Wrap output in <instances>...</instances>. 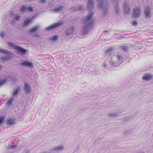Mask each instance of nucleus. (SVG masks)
<instances>
[{"label": "nucleus", "mask_w": 153, "mask_h": 153, "mask_svg": "<svg viewBox=\"0 0 153 153\" xmlns=\"http://www.w3.org/2000/svg\"><path fill=\"white\" fill-rule=\"evenodd\" d=\"M114 47H110L105 51V58L107 61L108 62L110 65L112 67L118 66L123 62V57L120 54H117L116 57L118 61L116 62L113 60V57L114 56L112 51L114 50Z\"/></svg>", "instance_id": "nucleus-1"}, {"label": "nucleus", "mask_w": 153, "mask_h": 153, "mask_svg": "<svg viewBox=\"0 0 153 153\" xmlns=\"http://www.w3.org/2000/svg\"><path fill=\"white\" fill-rule=\"evenodd\" d=\"M94 13L92 12L88 13L86 16L83 18L82 21L84 25L82 26L81 32L82 35L87 34L92 29L93 20L91 18Z\"/></svg>", "instance_id": "nucleus-2"}, {"label": "nucleus", "mask_w": 153, "mask_h": 153, "mask_svg": "<svg viewBox=\"0 0 153 153\" xmlns=\"http://www.w3.org/2000/svg\"><path fill=\"white\" fill-rule=\"evenodd\" d=\"M2 52L4 53H6V55L4 57H1V59L4 62L8 59H10L12 57V53L10 51L6 49H2L0 48V53Z\"/></svg>", "instance_id": "nucleus-3"}, {"label": "nucleus", "mask_w": 153, "mask_h": 153, "mask_svg": "<svg viewBox=\"0 0 153 153\" xmlns=\"http://www.w3.org/2000/svg\"><path fill=\"white\" fill-rule=\"evenodd\" d=\"M103 1V0H100V1L98 4L97 6L100 8H102L103 11V15L105 16L108 13V5L107 4L104 5L102 7Z\"/></svg>", "instance_id": "nucleus-4"}, {"label": "nucleus", "mask_w": 153, "mask_h": 153, "mask_svg": "<svg viewBox=\"0 0 153 153\" xmlns=\"http://www.w3.org/2000/svg\"><path fill=\"white\" fill-rule=\"evenodd\" d=\"M63 22L61 21L58 22H56L51 25L47 27L46 30H52L62 25L63 24Z\"/></svg>", "instance_id": "nucleus-5"}, {"label": "nucleus", "mask_w": 153, "mask_h": 153, "mask_svg": "<svg viewBox=\"0 0 153 153\" xmlns=\"http://www.w3.org/2000/svg\"><path fill=\"white\" fill-rule=\"evenodd\" d=\"M19 20V15L18 14H15L13 15H12L10 16V21L12 25H14L16 21Z\"/></svg>", "instance_id": "nucleus-6"}, {"label": "nucleus", "mask_w": 153, "mask_h": 153, "mask_svg": "<svg viewBox=\"0 0 153 153\" xmlns=\"http://www.w3.org/2000/svg\"><path fill=\"white\" fill-rule=\"evenodd\" d=\"M123 10L124 13L126 14H128L130 13V7L128 3L126 1H125L124 3Z\"/></svg>", "instance_id": "nucleus-7"}, {"label": "nucleus", "mask_w": 153, "mask_h": 153, "mask_svg": "<svg viewBox=\"0 0 153 153\" xmlns=\"http://www.w3.org/2000/svg\"><path fill=\"white\" fill-rule=\"evenodd\" d=\"M20 10L22 12H25L27 11L28 12H32L33 7L31 6H26L25 5H23L21 7Z\"/></svg>", "instance_id": "nucleus-8"}, {"label": "nucleus", "mask_w": 153, "mask_h": 153, "mask_svg": "<svg viewBox=\"0 0 153 153\" xmlns=\"http://www.w3.org/2000/svg\"><path fill=\"white\" fill-rule=\"evenodd\" d=\"M144 14L145 17L147 18L151 17V10L149 6H147L144 9Z\"/></svg>", "instance_id": "nucleus-9"}, {"label": "nucleus", "mask_w": 153, "mask_h": 153, "mask_svg": "<svg viewBox=\"0 0 153 153\" xmlns=\"http://www.w3.org/2000/svg\"><path fill=\"white\" fill-rule=\"evenodd\" d=\"M153 75L150 73H146L144 74L142 76V79L143 80L149 81L153 78Z\"/></svg>", "instance_id": "nucleus-10"}, {"label": "nucleus", "mask_w": 153, "mask_h": 153, "mask_svg": "<svg viewBox=\"0 0 153 153\" xmlns=\"http://www.w3.org/2000/svg\"><path fill=\"white\" fill-rule=\"evenodd\" d=\"M141 12L139 8H136L134 9L133 11V15L134 18H137L139 16Z\"/></svg>", "instance_id": "nucleus-11"}, {"label": "nucleus", "mask_w": 153, "mask_h": 153, "mask_svg": "<svg viewBox=\"0 0 153 153\" xmlns=\"http://www.w3.org/2000/svg\"><path fill=\"white\" fill-rule=\"evenodd\" d=\"M20 65L22 66H27L31 68L33 67V64L32 62H29L26 60L20 63Z\"/></svg>", "instance_id": "nucleus-12"}, {"label": "nucleus", "mask_w": 153, "mask_h": 153, "mask_svg": "<svg viewBox=\"0 0 153 153\" xmlns=\"http://www.w3.org/2000/svg\"><path fill=\"white\" fill-rule=\"evenodd\" d=\"M24 89L26 94L29 93L31 91V87L30 85L26 82L24 83Z\"/></svg>", "instance_id": "nucleus-13"}, {"label": "nucleus", "mask_w": 153, "mask_h": 153, "mask_svg": "<svg viewBox=\"0 0 153 153\" xmlns=\"http://www.w3.org/2000/svg\"><path fill=\"white\" fill-rule=\"evenodd\" d=\"M36 16V15H34L32 16L30 18H28L26 19L24 22V26H25L28 25L35 18Z\"/></svg>", "instance_id": "nucleus-14"}, {"label": "nucleus", "mask_w": 153, "mask_h": 153, "mask_svg": "<svg viewBox=\"0 0 153 153\" xmlns=\"http://www.w3.org/2000/svg\"><path fill=\"white\" fill-rule=\"evenodd\" d=\"M93 5V0H88L87 3V8L89 11L92 10Z\"/></svg>", "instance_id": "nucleus-15"}, {"label": "nucleus", "mask_w": 153, "mask_h": 153, "mask_svg": "<svg viewBox=\"0 0 153 153\" xmlns=\"http://www.w3.org/2000/svg\"><path fill=\"white\" fill-rule=\"evenodd\" d=\"M8 45L11 47L15 49L17 51V53L19 52V46H16L14 43L12 42H9L8 43Z\"/></svg>", "instance_id": "nucleus-16"}, {"label": "nucleus", "mask_w": 153, "mask_h": 153, "mask_svg": "<svg viewBox=\"0 0 153 153\" xmlns=\"http://www.w3.org/2000/svg\"><path fill=\"white\" fill-rule=\"evenodd\" d=\"M74 28L73 27H71L66 30V34L67 35H69L73 34Z\"/></svg>", "instance_id": "nucleus-17"}, {"label": "nucleus", "mask_w": 153, "mask_h": 153, "mask_svg": "<svg viewBox=\"0 0 153 153\" xmlns=\"http://www.w3.org/2000/svg\"><path fill=\"white\" fill-rule=\"evenodd\" d=\"M15 123V120L14 119L10 118L7 119L6 120L7 125L12 126Z\"/></svg>", "instance_id": "nucleus-18"}, {"label": "nucleus", "mask_w": 153, "mask_h": 153, "mask_svg": "<svg viewBox=\"0 0 153 153\" xmlns=\"http://www.w3.org/2000/svg\"><path fill=\"white\" fill-rule=\"evenodd\" d=\"M117 0L115 1L117 2V3L115 4L114 6V10L115 11V13L116 15H118L120 13V10L118 4V0L117 1Z\"/></svg>", "instance_id": "nucleus-19"}, {"label": "nucleus", "mask_w": 153, "mask_h": 153, "mask_svg": "<svg viewBox=\"0 0 153 153\" xmlns=\"http://www.w3.org/2000/svg\"><path fill=\"white\" fill-rule=\"evenodd\" d=\"M64 147L62 146H59L56 147L52 148L50 149V150L51 151H54L55 152H58L60 150L63 149Z\"/></svg>", "instance_id": "nucleus-20"}, {"label": "nucleus", "mask_w": 153, "mask_h": 153, "mask_svg": "<svg viewBox=\"0 0 153 153\" xmlns=\"http://www.w3.org/2000/svg\"><path fill=\"white\" fill-rule=\"evenodd\" d=\"M27 51V50L20 47V55H25Z\"/></svg>", "instance_id": "nucleus-21"}, {"label": "nucleus", "mask_w": 153, "mask_h": 153, "mask_svg": "<svg viewBox=\"0 0 153 153\" xmlns=\"http://www.w3.org/2000/svg\"><path fill=\"white\" fill-rule=\"evenodd\" d=\"M63 7L62 6H59L57 7H56L53 9V11L55 13H59L62 10Z\"/></svg>", "instance_id": "nucleus-22"}, {"label": "nucleus", "mask_w": 153, "mask_h": 153, "mask_svg": "<svg viewBox=\"0 0 153 153\" xmlns=\"http://www.w3.org/2000/svg\"><path fill=\"white\" fill-rule=\"evenodd\" d=\"M39 26H35L32 28L30 29L29 30V32L30 33H33L36 31L38 29Z\"/></svg>", "instance_id": "nucleus-23"}, {"label": "nucleus", "mask_w": 153, "mask_h": 153, "mask_svg": "<svg viewBox=\"0 0 153 153\" xmlns=\"http://www.w3.org/2000/svg\"><path fill=\"white\" fill-rule=\"evenodd\" d=\"M119 48L124 51L126 52L128 50V47L126 46H121L119 47Z\"/></svg>", "instance_id": "nucleus-24"}, {"label": "nucleus", "mask_w": 153, "mask_h": 153, "mask_svg": "<svg viewBox=\"0 0 153 153\" xmlns=\"http://www.w3.org/2000/svg\"><path fill=\"white\" fill-rule=\"evenodd\" d=\"M120 114L119 113H113L109 114L108 115V116H109L115 117L120 116Z\"/></svg>", "instance_id": "nucleus-25"}, {"label": "nucleus", "mask_w": 153, "mask_h": 153, "mask_svg": "<svg viewBox=\"0 0 153 153\" xmlns=\"http://www.w3.org/2000/svg\"><path fill=\"white\" fill-rule=\"evenodd\" d=\"M14 97H12L7 102V105H10L12 103V101L14 99Z\"/></svg>", "instance_id": "nucleus-26"}, {"label": "nucleus", "mask_w": 153, "mask_h": 153, "mask_svg": "<svg viewBox=\"0 0 153 153\" xmlns=\"http://www.w3.org/2000/svg\"><path fill=\"white\" fill-rule=\"evenodd\" d=\"M50 39L52 41H56L58 39V37L57 35H55L53 36L50 38Z\"/></svg>", "instance_id": "nucleus-27"}, {"label": "nucleus", "mask_w": 153, "mask_h": 153, "mask_svg": "<svg viewBox=\"0 0 153 153\" xmlns=\"http://www.w3.org/2000/svg\"><path fill=\"white\" fill-rule=\"evenodd\" d=\"M19 87H18L14 91L13 94V96L12 97H14L15 98V96H16L18 95V93L19 91Z\"/></svg>", "instance_id": "nucleus-28"}, {"label": "nucleus", "mask_w": 153, "mask_h": 153, "mask_svg": "<svg viewBox=\"0 0 153 153\" xmlns=\"http://www.w3.org/2000/svg\"><path fill=\"white\" fill-rule=\"evenodd\" d=\"M82 7L81 6H79L78 7H72V8L75 11L77 10H80L82 9Z\"/></svg>", "instance_id": "nucleus-29"}, {"label": "nucleus", "mask_w": 153, "mask_h": 153, "mask_svg": "<svg viewBox=\"0 0 153 153\" xmlns=\"http://www.w3.org/2000/svg\"><path fill=\"white\" fill-rule=\"evenodd\" d=\"M6 81V80L5 79H4L2 80L0 79V87L4 85V84Z\"/></svg>", "instance_id": "nucleus-30"}, {"label": "nucleus", "mask_w": 153, "mask_h": 153, "mask_svg": "<svg viewBox=\"0 0 153 153\" xmlns=\"http://www.w3.org/2000/svg\"><path fill=\"white\" fill-rule=\"evenodd\" d=\"M103 67L104 68L106 69L107 70H110V69L108 68V66L107 65L106 63H104L103 65Z\"/></svg>", "instance_id": "nucleus-31"}, {"label": "nucleus", "mask_w": 153, "mask_h": 153, "mask_svg": "<svg viewBox=\"0 0 153 153\" xmlns=\"http://www.w3.org/2000/svg\"><path fill=\"white\" fill-rule=\"evenodd\" d=\"M131 24L134 26H135V25H137L138 24V23L135 20L133 21L132 23Z\"/></svg>", "instance_id": "nucleus-32"}, {"label": "nucleus", "mask_w": 153, "mask_h": 153, "mask_svg": "<svg viewBox=\"0 0 153 153\" xmlns=\"http://www.w3.org/2000/svg\"><path fill=\"white\" fill-rule=\"evenodd\" d=\"M4 118L3 117H0V124H1L3 121Z\"/></svg>", "instance_id": "nucleus-33"}, {"label": "nucleus", "mask_w": 153, "mask_h": 153, "mask_svg": "<svg viewBox=\"0 0 153 153\" xmlns=\"http://www.w3.org/2000/svg\"><path fill=\"white\" fill-rule=\"evenodd\" d=\"M46 0H38V1L42 3H44L46 2Z\"/></svg>", "instance_id": "nucleus-34"}, {"label": "nucleus", "mask_w": 153, "mask_h": 153, "mask_svg": "<svg viewBox=\"0 0 153 153\" xmlns=\"http://www.w3.org/2000/svg\"><path fill=\"white\" fill-rule=\"evenodd\" d=\"M4 35H5V33H3V32H1L0 33V36L3 38V37H4Z\"/></svg>", "instance_id": "nucleus-35"}, {"label": "nucleus", "mask_w": 153, "mask_h": 153, "mask_svg": "<svg viewBox=\"0 0 153 153\" xmlns=\"http://www.w3.org/2000/svg\"><path fill=\"white\" fill-rule=\"evenodd\" d=\"M16 145H14V146H12L11 145L10 147H9V149H13L16 146Z\"/></svg>", "instance_id": "nucleus-36"}, {"label": "nucleus", "mask_w": 153, "mask_h": 153, "mask_svg": "<svg viewBox=\"0 0 153 153\" xmlns=\"http://www.w3.org/2000/svg\"><path fill=\"white\" fill-rule=\"evenodd\" d=\"M79 73H81L82 71V69L79 68Z\"/></svg>", "instance_id": "nucleus-37"}, {"label": "nucleus", "mask_w": 153, "mask_h": 153, "mask_svg": "<svg viewBox=\"0 0 153 153\" xmlns=\"http://www.w3.org/2000/svg\"><path fill=\"white\" fill-rule=\"evenodd\" d=\"M131 131L129 130H128V131H126V134H128V133H130V131Z\"/></svg>", "instance_id": "nucleus-38"}, {"label": "nucleus", "mask_w": 153, "mask_h": 153, "mask_svg": "<svg viewBox=\"0 0 153 153\" xmlns=\"http://www.w3.org/2000/svg\"><path fill=\"white\" fill-rule=\"evenodd\" d=\"M26 153H30V150H27Z\"/></svg>", "instance_id": "nucleus-39"}, {"label": "nucleus", "mask_w": 153, "mask_h": 153, "mask_svg": "<svg viewBox=\"0 0 153 153\" xmlns=\"http://www.w3.org/2000/svg\"><path fill=\"white\" fill-rule=\"evenodd\" d=\"M42 153H50V152H43Z\"/></svg>", "instance_id": "nucleus-40"}, {"label": "nucleus", "mask_w": 153, "mask_h": 153, "mask_svg": "<svg viewBox=\"0 0 153 153\" xmlns=\"http://www.w3.org/2000/svg\"><path fill=\"white\" fill-rule=\"evenodd\" d=\"M108 32V30H105V31H103V32L104 33H107Z\"/></svg>", "instance_id": "nucleus-41"}, {"label": "nucleus", "mask_w": 153, "mask_h": 153, "mask_svg": "<svg viewBox=\"0 0 153 153\" xmlns=\"http://www.w3.org/2000/svg\"><path fill=\"white\" fill-rule=\"evenodd\" d=\"M23 118H22V119L21 120V118H20V120H19L20 121V120H23Z\"/></svg>", "instance_id": "nucleus-42"}, {"label": "nucleus", "mask_w": 153, "mask_h": 153, "mask_svg": "<svg viewBox=\"0 0 153 153\" xmlns=\"http://www.w3.org/2000/svg\"><path fill=\"white\" fill-rule=\"evenodd\" d=\"M152 135H153V134H152Z\"/></svg>", "instance_id": "nucleus-43"}, {"label": "nucleus", "mask_w": 153, "mask_h": 153, "mask_svg": "<svg viewBox=\"0 0 153 153\" xmlns=\"http://www.w3.org/2000/svg\"><path fill=\"white\" fill-rule=\"evenodd\" d=\"M113 1H115V0H113Z\"/></svg>", "instance_id": "nucleus-44"}, {"label": "nucleus", "mask_w": 153, "mask_h": 153, "mask_svg": "<svg viewBox=\"0 0 153 153\" xmlns=\"http://www.w3.org/2000/svg\"><path fill=\"white\" fill-rule=\"evenodd\" d=\"M97 1H98V0H97Z\"/></svg>", "instance_id": "nucleus-45"}]
</instances>
